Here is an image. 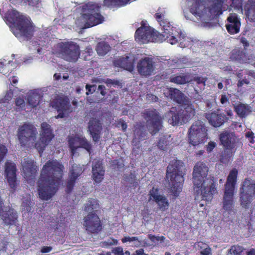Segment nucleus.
Masks as SVG:
<instances>
[{"label": "nucleus", "instance_id": "57", "mask_svg": "<svg viewBox=\"0 0 255 255\" xmlns=\"http://www.w3.org/2000/svg\"><path fill=\"white\" fill-rule=\"evenodd\" d=\"M86 89L87 90L86 94L87 95H89V94H92L94 92H95L96 86L95 85L87 84L86 85Z\"/></svg>", "mask_w": 255, "mask_h": 255}, {"label": "nucleus", "instance_id": "34", "mask_svg": "<svg viewBox=\"0 0 255 255\" xmlns=\"http://www.w3.org/2000/svg\"><path fill=\"white\" fill-rule=\"evenodd\" d=\"M245 14L250 21H255V1L247 3L245 5Z\"/></svg>", "mask_w": 255, "mask_h": 255}, {"label": "nucleus", "instance_id": "54", "mask_svg": "<svg viewBox=\"0 0 255 255\" xmlns=\"http://www.w3.org/2000/svg\"><path fill=\"white\" fill-rule=\"evenodd\" d=\"M112 253L114 255H124L123 248L121 247H117L113 249Z\"/></svg>", "mask_w": 255, "mask_h": 255}, {"label": "nucleus", "instance_id": "7", "mask_svg": "<svg viewBox=\"0 0 255 255\" xmlns=\"http://www.w3.org/2000/svg\"><path fill=\"white\" fill-rule=\"evenodd\" d=\"M53 53L66 61L76 63L80 55L79 45L73 41L58 43L54 46Z\"/></svg>", "mask_w": 255, "mask_h": 255}, {"label": "nucleus", "instance_id": "61", "mask_svg": "<svg viewBox=\"0 0 255 255\" xmlns=\"http://www.w3.org/2000/svg\"><path fill=\"white\" fill-rule=\"evenodd\" d=\"M249 83V81L248 79L245 78L242 80H240L238 82L237 86L238 87H240L243 86L244 84L248 85Z\"/></svg>", "mask_w": 255, "mask_h": 255}, {"label": "nucleus", "instance_id": "60", "mask_svg": "<svg viewBox=\"0 0 255 255\" xmlns=\"http://www.w3.org/2000/svg\"><path fill=\"white\" fill-rule=\"evenodd\" d=\"M220 102L222 104H225L229 103V99L226 95L222 94L221 96Z\"/></svg>", "mask_w": 255, "mask_h": 255}, {"label": "nucleus", "instance_id": "39", "mask_svg": "<svg viewBox=\"0 0 255 255\" xmlns=\"http://www.w3.org/2000/svg\"><path fill=\"white\" fill-rule=\"evenodd\" d=\"M130 0H104V5L109 7H121L127 5Z\"/></svg>", "mask_w": 255, "mask_h": 255}, {"label": "nucleus", "instance_id": "10", "mask_svg": "<svg viewBox=\"0 0 255 255\" xmlns=\"http://www.w3.org/2000/svg\"><path fill=\"white\" fill-rule=\"evenodd\" d=\"M141 116L146 120L148 130L152 135L158 132L163 127V118L156 109H145L142 112Z\"/></svg>", "mask_w": 255, "mask_h": 255}, {"label": "nucleus", "instance_id": "53", "mask_svg": "<svg viewBox=\"0 0 255 255\" xmlns=\"http://www.w3.org/2000/svg\"><path fill=\"white\" fill-rule=\"evenodd\" d=\"M15 105L17 107H18L21 109L24 108L25 105V101L23 100V99L21 98L20 97L16 98V99L15 100Z\"/></svg>", "mask_w": 255, "mask_h": 255}, {"label": "nucleus", "instance_id": "48", "mask_svg": "<svg viewBox=\"0 0 255 255\" xmlns=\"http://www.w3.org/2000/svg\"><path fill=\"white\" fill-rule=\"evenodd\" d=\"M116 127L118 128H120V127H121L123 131L125 132L127 130L128 125L126 122L123 119H120V120H118L116 122Z\"/></svg>", "mask_w": 255, "mask_h": 255}, {"label": "nucleus", "instance_id": "45", "mask_svg": "<svg viewBox=\"0 0 255 255\" xmlns=\"http://www.w3.org/2000/svg\"><path fill=\"white\" fill-rule=\"evenodd\" d=\"M111 166L113 169L119 170L124 167V164L121 161L115 159L112 161Z\"/></svg>", "mask_w": 255, "mask_h": 255}, {"label": "nucleus", "instance_id": "22", "mask_svg": "<svg viewBox=\"0 0 255 255\" xmlns=\"http://www.w3.org/2000/svg\"><path fill=\"white\" fill-rule=\"evenodd\" d=\"M159 190L153 187L148 193V201H153L158 205V209L162 211L166 210L169 205L166 197L163 195L158 194Z\"/></svg>", "mask_w": 255, "mask_h": 255}, {"label": "nucleus", "instance_id": "17", "mask_svg": "<svg viewBox=\"0 0 255 255\" xmlns=\"http://www.w3.org/2000/svg\"><path fill=\"white\" fill-rule=\"evenodd\" d=\"M68 141L72 156L74 155L77 149L79 148L85 149L89 153L92 152V145L85 137H80L78 135L71 136L69 138Z\"/></svg>", "mask_w": 255, "mask_h": 255}, {"label": "nucleus", "instance_id": "18", "mask_svg": "<svg viewBox=\"0 0 255 255\" xmlns=\"http://www.w3.org/2000/svg\"><path fill=\"white\" fill-rule=\"evenodd\" d=\"M136 68L140 75L147 77L154 73L155 68V62L152 58L144 57L139 60Z\"/></svg>", "mask_w": 255, "mask_h": 255}, {"label": "nucleus", "instance_id": "2", "mask_svg": "<svg viewBox=\"0 0 255 255\" xmlns=\"http://www.w3.org/2000/svg\"><path fill=\"white\" fill-rule=\"evenodd\" d=\"M165 12H156L154 17L162 27V33L158 32L149 26H147L144 21L141 22V26L138 28L134 34L135 40L140 44L152 42H162L167 41L171 44H175L178 39L173 35L172 27L168 19L165 18ZM181 41V39H179Z\"/></svg>", "mask_w": 255, "mask_h": 255}, {"label": "nucleus", "instance_id": "44", "mask_svg": "<svg viewBox=\"0 0 255 255\" xmlns=\"http://www.w3.org/2000/svg\"><path fill=\"white\" fill-rule=\"evenodd\" d=\"M93 54V50L91 46L86 47L83 51V55L85 60H89L90 57L92 56Z\"/></svg>", "mask_w": 255, "mask_h": 255}, {"label": "nucleus", "instance_id": "27", "mask_svg": "<svg viewBox=\"0 0 255 255\" xmlns=\"http://www.w3.org/2000/svg\"><path fill=\"white\" fill-rule=\"evenodd\" d=\"M93 179L96 183H99L104 179L105 170L103 166L102 161L99 160H95L92 166Z\"/></svg>", "mask_w": 255, "mask_h": 255}, {"label": "nucleus", "instance_id": "56", "mask_svg": "<svg viewBox=\"0 0 255 255\" xmlns=\"http://www.w3.org/2000/svg\"><path fill=\"white\" fill-rule=\"evenodd\" d=\"M24 4H28L29 6L38 7V4L40 2V0H25Z\"/></svg>", "mask_w": 255, "mask_h": 255}, {"label": "nucleus", "instance_id": "11", "mask_svg": "<svg viewBox=\"0 0 255 255\" xmlns=\"http://www.w3.org/2000/svg\"><path fill=\"white\" fill-rule=\"evenodd\" d=\"M189 143L195 146L204 143L207 138V129L205 124L201 121L195 122L188 130Z\"/></svg>", "mask_w": 255, "mask_h": 255}, {"label": "nucleus", "instance_id": "46", "mask_svg": "<svg viewBox=\"0 0 255 255\" xmlns=\"http://www.w3.org/2000/svg\"><path fill=\"white\" fill-rule=\"evenodd\" d=\"M28 197L26 199H22V202L21 206L23 207L24 209L26 210L27 211H29L30 209V204H31V199L30 195H28Z\"/></svg>", "mask_w": 255, "mask_h": 255}, {"label": "nucleus", "instance_id": "55", "mask_svg": "<svg viewBox=\"0 0 255 255\" xmlns=\"http://www.w3.org/2000/svg\"><path fill=\"white\" fill-rule=\"evenodd\" d=\"M13 93L12 92V91L9 90V91H8L5 95L4 96L3 99H2L3 100V102L5 103H8L9 101H10L11 99H12V98L13 97Z\"/></svg>", "mask_w": 255, "mask_h": 255}, {"label": "nucleus", "instance_id": "51", "mask_svg": "<svg viewBox=\"0 0 255 255\" xmlns=\"http://www.w3.org/2000/svg\"><path fill=\"white\" fill-rule=\"evenodd\" d=\"M192 80L196 82L198 84H203V85L205 86V83L207 80V78L206 77L197 76L194 77Z\"/></svg>", "mask_w": 255, "mask_h": 255}, {"label": "nucleus", "instance_id": "24", "mask_svg": "<svg viewBox=\"0 0 255 255\" xmlns=\"http://www.w3.org/2000/svg\"><path fill=\"white\" fill-rule=\"evenodd\" d=\"M229 58L231 61L241 64L251 63L253 60V57L248 55L244 50L235 48L230 53Z\"/></svg>", "mask_w": 255, "mask_h": 255}, {"label": "nucleus", "instance_id": "15", "mask_svg": "<svg viewBox=\"0 0 255 255\" xmlns=\"http://www.w3.org/2000/svg\"><path fill=\"white\" fill-rule=\"evenodd\" d=\"M83 226L88 233L97 234L103 229L102 223L99 217L95 212H91L84 217Z\"/></svg>", "mask_w": 255, "mask_h": 255}, {"label": "nucleus", "instance_id": "28", "mask_svg": "<svg viewBox=\"0 0 255 255\" xmlns=\"http://www.w3.org/2000/svg\"><path fill=\"white\" fill-rule=\"evenodd\" d=\"M0 215L3 223L6 225H15L17 221V213L13 209L9 208L7 211L2 212Z\"/></svg>", "mask_w": 255, "mask_h": 255}, {"label": "nucleus", "instance_id": "4", "mask_svg": "<svg viewBox=\"0 0 255 255\" xmlns=\"http://www.w3.org/2000/svg\"><path fill=\"white\" fill-rule=\"evenodd\" d=\"M4 20L11 28L12 32L17 38H23L28 40L33 37L35 26L31 19L12 9L9 11Z\"/></svg>", "mask_w": 255, "mask_h": 255}, {"label": "nucleus", "instance_id": "1", "mask_svg": "<svg viewBox=\"0 0 255 255\" xmlns=\"http://www.w3.org/2000/svg\"><path fill=\"white\" fill-rule=\"evenodd\" d=\"M64 165L57 160H49L43 165L38 181L39 197L51 199L56 193L63 176Z\"/></svg>", "mask_w": 255, "mask_h": 255}, {"label": "nucleus", "instance_id": "62", "mask_svg": "<svg viewBox=\"0 0 255 255\" xmlns=\"http://www.w3.org/2000/svg\"><path fill=\"white\" fill-rule=\"evenodd\" d=\"M105 89H106V88H105V86H104L103 85H99L98 88V90L100 92V94L102 96H105L106 94V92H105Z\"/></svg>", "mask_w": 255, "mask_h": 255}, {"label": "nucleus", "instance_id": "33", "mask_svg": "<svg viewBox=\"0 0 255 255\" xmlns=\"http://www.w3.org/2000/svg\"><path fill=\"white\" fill-rule=\"evenodd\" d=\"M42 96L35 91L29 93L27 97V103L32 108L36 107L42 100Z\"/></svg>", "mask_w": 255, "mask_h": 255}, {"label": "nucleus", "instance_id": "40", "mask_svg": "<svg viewBox=\"0 0 255 255\" xmlns=\"http://www.w3.org/2000/svg\"><path fill=\"white\" fill-rule=\"evenodd\" d=\"M170 136H161L157 143L158 148L161 150L166 151L170 144Z\"/></svg>", "mask_w": 255, "mask_h": 255}, {"label": "nucleus", "instance_id": "29", "mask_svg": "<svg viewBox=\"0 0 255 255\" xmlns=\"http://www.w3.org/2000/svg\"><path fill=\"white\" fill-rule=\"evenodd\" d=\"M113 64L116 67L122 68L129 72L132 71L134 69L133 64L129 60V58L128 56L122 57L116 59L114 60Z\"/></svg>", "mask_w": 255, "mask_h": 255}, {"label": "nucleus", "instance_id": "21", "mask_svg": "<svg viewBox=\"0 0 255 255\" xmlns=\"http://www.w3.org/2000/svg\"><path fill=\"white\" fill-rule=\"evenodd\" d=\"M82 173V168L80 165L74 164L71 166L66 182L65 192L69 194L72 191L76 180Z\"/></svg>", "mask_w": 255, "mask_h": 255}, {"label": "nucleus", "instance_id": "31", "mask_svg": "<svg viewBox=\"0 0 255 255\" xmlns=\"http://www.w3.org/2000/svg\"><path fill=\"white\" fill-rule=\"evenodd\" d=\"M22 168L26 176H33L36 172V167L34 161L28 159H24L22 164Z\"/></svg>", "mask_w": 255, "mask_h": 255}, {"label": "nucleus", "instance_id": "5", "mask_svg": "<svg viewBox=\"0 0 255 255\" xmlns=\"http://www.w3.org/2000/svg\"><path fill=\"white\" fill-rule=\"evenodd\" d=\"M183 164L181 161L174 159L167 167L166 177L171 184V192L175 197L179 196L183 187L184 179L181 170Z\"/></svg>", "mask_w": 255, "mask_h": 255}, {"label": "nucleus", "instance_id": "12", "mask_svg": "<svg viewBox=\"0 0 255 255\" xmlns=\"http://www.w3.org/2000/svg\"><path fill=\"white\" fill-rule=\"evenodd\" d=\"M37 131L32 124L25 123L20 126L17 131V136L21 146L24 147L35 141Z\"/></svg>", "mask_w": 255, "mask_h": 255}, {"label": "nucleus", "instance_id": "20", "mask_svg": "<svg viewBox=\"0 0 255 255\" xmlns=\"http://www.w3.org/2000/svg\"><path fill=\"white\" fill-rule=\"evenodd\" d=\"M219 139L224 149L231 151L228 155V157L230 158L233 155L232 150L235 148L237 140L235 133L228 132H222L219 135Z\"/></svg>", "mask_w": 255, "mask_h": 255}, {"label": "nucleus", "instance_id": "50", "mask_svg": "<svg viewBox=\"0 0 255 255\" xmlns=\"http://www.w3.org/2000/svg\"><path fill=\"white\" fill-rule=\"evenodd\" d=\"M170 24L171 25H172L170 23ZM171 27H172V29L173 30V35L175 36L177 38V39L179 40V39H181V41H179V40H178V41L176 42V43H178L179 42L180 43V44L181 45V47H182V43L184 42V41H185V36L182 34H179V33H178V35H176L175 34V33L174 32H176V30H174L173 28V27L172 26H171Z\"/></svg>", "mask_w": 255, "mask_h": 255}, {"label": "nucleus", "instance_id": "3", "mask_svg": "<svg viewBox=\"0 0 255 255\" xmlns=\"http://www.w3.org/2000/svg\"><path fill=\"white\" fill-rule=\"evenodd\" d=\"M208 167L203 162H198L193 172V182L195 188H200L202 199L211 202L217 193L216 180L210 175L207 177Z\"/></svg>", "mask_w": 255, "mask_h": 255}, {"label": "nucleus", "instance_id": "64", "mask_svg": "<svg viewBox=\"0 0 255 255\" xmlns=\"http://www.w3.org/2000/svg\"><path fill=\"white\" fill-rule=\"evenodd\" d=\"M241 43L243 44L245 48H246L249 46V43L248 40L245 37H242L241 39Z\"/></svg>", "mask_w": 255, "mask_h": 255}, {"label": "nucleus", "instance_id": "58", "mask_svg": "<svg viewBox=\"0 0 255 255\" xmlns=\"http://www.w3.org/2000/svg\"><path fill=\"white\" fill-rule=\"evenodd\" d=\"M118 243V241L117 240L115 239L114 238H111L107 241L104 242V244H105L107 246H112L114 245H117Z\"/></svg>", "mask_w": 255, "mask_h": 255}, {"label": "nucleus", "instance_id": "52", "mask_svg": "<svg viewBox=\"0 0 255 255\" xmlns=\"http://www.w3.org/2000/svg\"><path fill=\"white\" fill-rule=\"evenodd\" d=\"M146 100L149 103H154L157 102L158 98L152 94H147L146 96Z\"/></svg>", "mask_w": 255, "mask_h": 255}, {"label": "nucleus", "instance_id": "41", "mask_svg": "<svg viewBox=\"0 0 255 255\" xmlns=\"http://www.w3.org/2000/svg\"><path fill=\"white\" fill-rule=\"evenodd\" d=\"M208 0H196L194 4L191 5L190 11L194 15H199L200 14L199 7L201 5H204Z\"/></svg>", "mask_w": 255, "mask_h": 255}, {"label": "nucleus", "instance_id": "49", "mask_svg": "<svg viewBox=\"0 0 255 255\" xmlns=\"http://www.w3.org/2000/svg\"><path fill=\"white\" fill-rule=\"evenodd\" d=\"M231 6L238 10L242 8L243 0H232Z\"/></svg>", "mask_w": 255, "mask_h": 255}, {"label": "nucleus", "instance_id": "42", "mask_svg": "<svg viewBox=\"0 0 255 255\" xmlns=\"http://www.w3.org/2000/svg\"><path fill=\"white\" fill-rule=\"evenodd\" d=\"M99 208L98 201L95 199H90L88 200L87 203L85 205L84 210L86 212H93Z\"/></svg>", "mask_w": 255, "mask_h": 255}, {"label": "nucleus", "instance_id": "16", "mask_svg": "<svg viewBox=\"0 0 255 255\" xmlns=\"http://www.w3.org/2000/svg\"><path fill=\"white\" fill-rule=\"evenodd\" d=\"M50 106L57 110L58 115L56 119L63 118L65 112L69 110L70 101L68 98L64 95H56L50 103Z\"/></svg>", "mask_w": 255, "mask_h": 255}, {"label": "nucleus", "instance_id": "19", "mask_svg": "<svg viewBox=\"0 0 255 255\" xmlns=\"http://www.w3.org/2000/svg\"><path fill=\"white\" fill-rule=\"evenodd\" d=\"M205 117L209 123L216 128L220 127L229 119V117H227L220 109L205 113Z\"/></svg>", "mask_w": 255, "mask_h": 255}, {"label": "nucleus", "instance_id": "38", "mask_svg": "<svg viewBox=\"0 0 255 255\" xmlns=\"http://www.w3.org/2000/svg\"><path fill=\"white\" fill-rule=\"evenodd\" d=\"M110 45L105 41L99 42L96 48V50L99 55L104 56L111 50Z\"/></svg>", "mask_w": 255, "mask_h": 255}, {"label": "nucleus", "instance_id": "35", "mask_svg": "<svg viewBox=\"0 0 255 255\" xmlns=\"http://www.w3.org/2000/svg\"><path fill=\"white\" fill-rule=\"evenodd\" d=\"M134 134L135 137L139 140L145 139L146 132L144 125L141 123H137L134 127Z\"/></svg>", "mask_w": 255, "mask_h": 255}, {"label": "nucleus", "instance_id": "8", "mask_svg": "<svg viewBox=\"0 0 255 255\" xmlns=\"http://www.w3.org/2000/svg\"><path fill=\"white\" fill-rule=\"evenodd\" d=\"M101 6L96 3H88L82 7V18L85 24L84 27L88 28L103 22L104 16L100 12Z\"/></svg>", "mask_w": 255, "mask_h": 255}, {"label": "nucleus", "instance_id": "25", "mask_svg": "<svg viewBox=\"0 0 255 255\" xmlns=\"http://www.w3.org/2000/svg\"><path fill=\"white\" fill-rule=\"evenodd\" d=\"M228 24L226 27L228 32L231 34H234L239 32L241 25L240 18L235 13H230L227 17Z\"/></svg>", "mask_w": 255, "mask_h": 255}, {"label": "nucleus", "instance_id": "63", "mask_svg": "<svg viewBox=\"0 0 255 255\" xmlns=\"http://www.w3.org/2000/svg\"><path fill=\"white\" fill-rule=\"evenodd\" d=\"M52 248L51 247L44 246L41 249V252L42 253H47L50 252L52 250Z\"/></svg>", "mask_w": 255, "mask_h": 255}, {"label": "nucleus", "instance_id": "30", "mask_svg": "<svg viewBox=\"0 0 255 255\" xmlns=\"http://www.w3.org/2000/svg\"><path fill=\"white\" fill-rule=\"evenodd\" d=\"M225 0H213V3L208 7V11L214 16H219L222 14V7Z\"/></svg>", "mask_w": 255, "mask_h": 255}, {"label": "nucleus", "instance_id": "14", "mask_svg": "<svg viewBox=\"0 0 255 255\" xmlns=\"http://www.w3.org/2000/svg\"><path fill=\"white\" fill-rule=\"evenodd\" d=\"M255 196V182L246 178L240 188V201L241 205L248 208Z\"/></svg>", "mask_w": 255, "mask_h": 255}, {"label": "nucleus", "instance_id": "47", "mask_svg": "<svg viewBox=\"0 0 255 255\" xmlns=\"http://www.w3.org/2000/svg\"><path fill=\"white\" fill-rule=\"evenodd\" d=\"M7 153V147L4 145L0 144V162L4 159Z\"/></svg>", "mask_w": 255, "mask_h": 255}, {"label": "nucleus", "instance_id": "32", "mask_svg": "<svg viewBox=\"0 0 255 255\" xmlns=\"http://www.w3.org/2000/svg\"><path fill=\"white\" fill-rule=\"evenodd\" d=\"M167 94L168 97L178 104H181L184 102V94L176 88H168Z\"/></svg>", "mask_w": 255, "mask_h": 255}, {"label": "nucleus", "instance_id": "23", "mask_svg": "<svg viewBox=\"0 0 255 255\" xmlns=\"http://www.w3.org/2000/svg\"><path fill=\"white\" fill-rule=\"evenodd\" d=\"M88 130L95 142H98L100 138L102 130V123L100 120L92 118L88 123Z\"/></svg>", "mask_w": 255, "mask_h": 255}, {"label": "nucleus", "instance_id": "37", "mask_svg": "<svg viewBox=\"0 0 255 255\" xmlns=\"http://www.w3.org/2000/svg\"><path fill=\"white\" fill-rule=\"evenodd\" d=\"M235 111L242 118L246 117L251 112L249 106L244 104H239L234 107Z\"/></svg>", "mask_w": 255, "mask_h": 255}, {"label": "nucleus", "instance_id": "6", "mask_svg": "<svg viewBox=\"0 0 255 255\" xmlns=\"http://www.w3.org/2000/svg\"><path fill=\"white\" fill-rule=\"evenodd\" d=\"M194 108L187 106L184 108L172 107L165 114L167 122L173 126L183 125L188 122L195 115Z\"/></svg>", "mask_w": 255, "mask_h": 255}, {"label": "nucleus", "instance_id": "26", "mask_svg": "<svg viewBox=\"0 0 255 255\" xmlns=\"http://www.w3.org/2000/svg\"><path fill=\"white\" fill-rule=\"evenodd\" d=\"M16 166L14 163L7 162L5 163V172L9 186L15 190L16 186Z\"/></svg>", "mask_w": 255, "mask_h": 255}, {"label": "nucleus", "instance_id": "36", "mask_svg": "<svg viewBox=\"0 0 255 255\" xmlns=\"http://www.w3.org/2000/svg\"><path fill=\"white\" fill-rule=\"evenodd\" d=\"M189 77V74L173 75L170 78V82L177 85H183L190 81Z\"/></svg>", "mask_w": 255, "mask_h": 255}, {"label": "nucleus", "instance_id": "9", "mask_svg": "<svg viewBox=\"0 0 255 255\" xmlns=\"http://www.w3.org/2000/svg\"><path fill=\"white\" fill-rule=\"evenodd\" d=\"M238 171L237 169L231 170L225 184V190L223 197V209L228 212L232 211L234 207L233 196L236 184Z\"/></svg>", "mask_w": 255, "mask_h": 255}, {"label": "nucleus", "instance_id": "59", "mask_svg": "<svg viewBox=\"0 0 255 255\" xmlns=\"http://www.w3.org/2000/svg\"><path fill=\"white\" fill-rule=\"evenodd\" d=\"M216 144L214 141H210L207 146L206 150L208 152H211L213 149L216 147Z\"/></svg>", "mask_w": 255, "mask_h": 255}, {"label": "nucleus", "instance_id": "13", "mask_svg": "<svg viewBox=\"0 0 255 255\" xmlns=\"http://www.w3.org/2000/svg\"><path fill=\"white\" fill-rule=\"evenodd\" d=\"M55 135L50 125L46 122L41 124L40 138L35 143V147L39 153L43 152L46 146L51 142Z\"/></svg>", "mask_w": 255, "mask_h": 255}, {"label": "nucleus", "instance_id": "43", "mask_svg": "<svg viewBox=\"0 0 255 255\" xmlns=\"http://www.w3.org/2000/svg\"><path fill=\"white\" fill-rule=\"evenodd\" d=\"M243 251V248L239 245L233 246L229 251L230 255H241Z\"/></svg>", "mask_w": 255, "mask_h": 255}]
</instances>
